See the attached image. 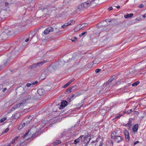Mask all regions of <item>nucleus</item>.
I'll return each mask as SVG.
<instances>
[{"label":"nucleus","mask_w":146,"mask_h":146,"mask_svg":"<svg viewBox=\"0 0 146 146\" xmlns=\"http://www.w3.org/2000/svg\"><path fill=\"white\" fill-rule=\"evenodd\" d=\"M63 61H59L58 62V64H56V65L53 66V68L55 69H56L58 68L59 67L58 66L59 65L60 66L63 65L64 64V63H67L71 61L72 60V58H70L69 56H64L63 57Z\"/></svg>","instance_id":"nucleus-1"},{"label":"nucleus","mask_w":146,"mask_h":146,"mask_svg":"<svg viewBox=\"0 0 146 146\" xmlns=\"http://www.w3.org/2000/svg\"><path fill=\"white\" fill-rule=\"evenodd\" d=\"M32 119V117L30 116L28 118H26L24 119L21 123L20 124L19 126L18 127V129H20L24 127L27 125Z\"/></svg>","instance_id":"nucleus-2"},{"label":"nucleus","mask_w":146,"mask_h":146,"mask_svg":"<svg viewBox=\"0 0 146 146\" xmlns=\"http://www.w3.org/2000/svg\"><path fill=\"white\" fill-rule=\"evenodd\" d=\"M53 28L52 27H49L46 29L44 31V33L46 35H48L50 33L53 31Z\"/></svg>","instance_id":"nucleus-3"},{"label":"nucleus","mask_w":146,"mask_h":146,"mask_svg":"<svg viewBox=\"0 0 146 146\" xmlns=\"http://www.w3.org/2000/svg\"><path fill=\"white\" fill-rule=\"evenodd\" d=\"M26 101L25 100L23 101L22 102H21L20 103L16 105H15L14 107L12 108L11 110L12 111L13 110L17 109L18 108H19L21 106H23L25 104Z\"/></svg>","instance_id":"nucleus-4"},{"label":"nucleus","mask_w":146,"mask_h":146,"mask_svg":"<svg viewBox=\"0 0 146 146\" xmlns=\"http://www.w3.org/2000/svg\"><path fill=\"white\" fill-rule=\"evenodd\" d=\"M114 139L116 142H117V143H119L122 141L123 140V138L121 136H117L115 137Z\"/></svg>","instance_id":"nucleus-5"},{"label":"nucleus","mask_w":146,"mask_h":146,"mask_svg":"<svg viewBox=\"0 0 146 146\" xmlns=\"http://www.w3.org/2000/svg\"><path fill=\"white\" fill-rule=\"evenodd\" d=\"M124 133L125 136V139L127 141H128L129 140V133L128 131L126 130H125L124 131Z\"/></svg>","instance_id":"nucleus-6"},{"label":"nucleus","mask_w":146,"mask_h":146,"mask_svg":"<svg viewBox=\"0 0 146 146\" xmlns=\"http://www.w3.org/2000/svg\"><path fill=\"white\" fill-rule=\"evenodd\" d=\"M37 93L40 96H42L45 93V91L43 89H39L38 90Z\"/></svg>","instance_id":"nucleus-7"},{"label":"nucleus","mask_w":146,"mask_h":146,"mask_svg":"<svg viewBox=\"0 0 146 146\" xmlns=\"http://www.w3.org/2000/svg\"><path fill=\"white\" fill-rule=\"evenodd\" d=\"M83 25V24L82 25H77L74 29V30L75 32L77 31H79L80 30L82 29V28L84 27V26L82 27V26Z\"/></svg>","instance_id":"nucleus-8"},{"label":"nucleus","mask_w":146,"mask_h":146,"mask_svg":"<svg viewBox=\"0 0 146 146\" xmlns=\"http://www.w3.org/2000/svg\"><path fill=\"white\" fill-rule=\"evenodd\" d=\"M84 9L83 6L82 4L79 5L77 7V10L78 11H81Z\"/></svg>","instance_id":"nucleus-9"},{"label":"nucleus","mask_w":146,"mask_h":146,"mask_svg":"<svg viewBox=\"0 0 146 146\" xmlns=\"http://www.w3.org/2000/svg\"><path fill=\"white\" fill-rule=\"evenodd\" d=\"M47 61L46 60H43L41 62H39L36 63L37 66H42Z\"/></svg>","instance_id":"nucleus-10"},{"label":"nucleus","mask_w":146,"mask_h":146,"mask_svg":"<svg viewBox=\"0 0 146 146\" xmlns=\"http://www.w3.org/2000/svg\"><path fill=\"white\" fill-rule=\"evenodd\" d=\"M115 77V76H114ZM114 77L113 76H112L109 80L106 83V85L109 84L110 83H111L113 80H114Z\"/></svg>","instance_id":"nucleus-11"},{"label":"nucleus","mask_w":146,"mask_h":146,"mask_svg":"<svg viewBox=\"0 0 146 146\" xmlns=\"http://www.w3.org/2000/svg\"><path fill=\"white\" fill-rule=\"evenodd\" d=\"M67 102L66 101H63L61 103V104L60 105V107H64L67 106Z\"/></svg>","instance_id":"nucleus-12"},{"label":"nucleus","mask_w":146,"mask_h":146,"mask_svg":"<svg viewBox=\"0 0 146 146\" xmlns=\"http://www.w3.org/2000/svg\"><path fill=\"white\" fill-rule=\"evenodd\" d=\"M7 57L6 56H4L2 58V60L3 61L4 63H6L7 62Z\"/></svg>","instance_id":"nucleus-13"},{"label":"nucleus","mask_w":146,"mask_h":146,"mask_svg":"<svg viewBox=\"0 0 146 146\" xmlns=\"http://www.w3.org/2000/svg\"><path fill=\"white\" fill-rule=\"evenodd\" d=\"M138 125H135L133 127V132H136L137 131L138 129Z\"/></svg>","instance_id":"nucleus-14"},{"label":"nucleus","mask_w":146,"mask_h":146,"mask_svg":"<svg viewBox=\"0 0 146 146\" xmlns=\"http://www.w3.org/2000/svg\"><path fill=\"white\" fill-rule=\"evenodd\" d=\"M100 24L101 25L100 26V27L102 26L103 27L108 25L107 24V22L106 21H104L101 22Z\"/></svg>","instance_id":"nucleus-15"},{"label":"nucleus","mask_w":146,"mask_h":146,"mask_svg":"<svg viewBox=\"0 0 146 146\" xmlns=\"http://www.w3.org/2000/svg\"><path fill=\"white\" fill-rule=\"evenodd\" d=\"M133 15V13H130L129 14L125 15H124V17L126 18H128L130 17H132Z\"/></svg>","instance_id":"nucleus-16"},{"label":"nucleus","mask_w":146,"mask_h":146,"mask_svg":"<svg viewBox=\"0 0 146 146\" xmlns=\"http://www.w3.org/2000/svg\"><path fill=\"white\" fill-rule=\"evenodd\" d=\"M71 25L70 23H66L64 24L62 27V28L63 29H65L66 28V27L68 26L69 25Z\"/></svg>","instance_id":"nucleus-17"},{"label":"nucleus","mask_w":146,"mask_h":146,"mask_svg":"<svg viewBox=\"0 0 146 146\" xmlns=\"http://www.w3.org/2000/svg\"><path fill=\"white\" fill-rule=\"evenodd\" d=\"M114 133L116 134L117 132H116L114 131L111 134V137L112 139H114L115 137L117 136V135H114Z\"/></svg>","instance_id":"nucleus-18"},{"label":"nucleus","mask_w":146,"mask_h":146,"mask_svg":"<svg viewBox=\"0 0 146 146\" xmlns=\"http://www.w3.org/2000/svg\"><path fill=\"white\" fill-rule=\"evenodd\" d=\"M37 65L36 63H35L32 65H31L29 66V68H36L37 67Z\"/></svg>","instance_id":"nucleus-19"},{"label":"nucleus","mask_w":146,"mask_h":146,"mask_svg":"<svg viewBox=\"0 0 146 146\" xmlns=\"http://www.w3.org/2000/svg\"><path fill=\"white\" fill-rule=\"evenodd\" d=\"M100 113L103 115H104L106 113V111L104 110H102L100 111Z\"/></svg>","instance_id":"nucleus-20"},{"label":"nucleus","mask_w":146,"mask_h":146,"mask_svg":"<svg viewBox=\"0 0 146 146\" xmlns=\"http://www.w3.org/2000/svg\"><path fill=\"white\" fill-rule=\"evenodd\" d=\"M19 138V137H15L12 140L11 143L13 144L15 142V141L17 140Z\"/></svg>","instance_id":"nucleus-21"},{"label":"nucleus","mask_w":146,"mask_h":146,"mask_svg":"<svg viewBox=\"0 0 146 146\" xmlns=\"http://www.w3.org/2000/svg\"><path fill=\"white\" fill-rule=\"evenodd\" d=\"M38 38L36 37H33L32 39V41L34 42H36Z\"/></svg>","instance_id":"nucleus-22"},{"label":"nucleus","mask_w":146,"mask_h":146,"mask_svg":"<svg viewBox=\"0 0 146 146\" xmlns=\"http://www.w3.org/2000/svg\"><path fill=\"white\" fill-rule=\"evenodd\" d=\"M20 115V114L18 113H16L14 115V118L15 119H17Z\"/></svg>","instance_id":"nucleus-23"},{"label":"nucleus","mask_w":146,"mask_h":146,"mask_svg":"<svg viewBox=\"0 0 146 146\" xmlns=\"http://www.w3.org/2000/svg\"><path fill=\"white\" fill-rule=\"evenodd\" d=\"M46 78V75L44 74H42L40 76V78L41 79H44Z\"/></svg>","instance_id":"nucleus-24"},{"label":"nucleus","mask_w":146,"mask_h":146,"mask_svg":"<svg viewBox=\"0 0 146 146\" xmlns=\"http://www.w3.org/2000/svg\"><path fill=\"white\" fill-rule=\"evenodd\" d=\"M139 83V81H137L134 82L132 84V86H136Z\"/></svg>","instance_id":"nucleus-25"},{"label":"nucleus","mask_w":146,"mask_h":146,"mask_svg":"<svg viewBox=\"0 0 146 146\" xmlns=\"http://www.w3.org/2000/svg\"><path fill=\"white\" fill-rule=\"evenodd\" d=\"M72 91V88H69L66 90V92L67 94H69Z\"/></svg>","instance_id":"nucleus-26"},{"label":"nucleus","mask_w":146,"mask_h":146,"mask_svg":"<svg viewBox=\"0 0 146 146\" xmlns=\"http://www.w3.org/2000/svg\"><path fill=\"white\" fill-rule=\"evenodd\" d=\"M80 138V140H81V141L83 142L84 141L86 138V137L83 135L81 136Z\"/></svg>","instance_id":"nucleus-27"},{"label":"nucleus","mask_w":146,"mask_h":146,"mask_svg":"<svg viewBox=\"0 0 146 146\" xmlns=\"http://www.w3.org/2000/svg\"><path fill=\"white\" fill-rule=\"evenodd\" d=\"M80 140V138H79L76 139L74 141V143L75 144H76L77 143H79Z\"/></svg>","instance_id":"nucleus-28"},{"label":"nucleus","mask_w":146,"mask_h":146,"mask_svg":"<svg viewBox=\"0 0 146 146\" xmlns=\"http://www.w3.org/2000/svg\"><path fill=\"white\" fill-rule=\"evenodd\" d=\"M61 142V141L60 140H58L57 141H56L54 143V145H58V144L60 143Z\"/></svg>","instance_id":"nucleus-29"},{"label":"nucleus","mask_w":146,"mask_h":146,"mask_svg":"<svg viewBox=\"0 0 146 146\" xmlns=\"http://www.w3.org/2000/svg\"><path fill=\"white\" fill-rule=\"evenodd\" d=\"M30 131V130H29L27 132H26L25 134L23 136V137L24 138V139H27L28 138H26L25 137H26V136H28V134L29 132V131Z\"/></svg>","instance_id":"nucleus-30"},{"label":"nucleus","mask_w":146,"mask_h":146,"mask_svg":"<svg viewBox=\"0 0 146 146\" xmlns=\"http://www.w3.org/2000/svg\"><path fill=\"white\" fill-rule=\"evenodd\" d=\"M77 39V38L76 37H74L72 38L71 39V40L73 42H75Z\"/></svg>","instance_id":"nucleus-31"},{"label":"nucleus","mask_w":146,"mask_h":146,"mask_svg":"<svg viewBox=\"0 0 146 146\" xmlns=\"http://www.w3.org/2000/svg\"><path fill=\"white\" fill-rule=\"evenodd\" d=\"M75 80V79L74 78L72 79L71 80H70L69 82H68L67 84H68V85H69L72 82H74Z\"/></svg>","instance_id":"nucleus-32"},{"label":"nucleus","mask_w":146,"mask_h":146,"mask_svg":"<svg viewBox=\"0 0 146 146\" xmlns=\"http://www.w3.org/2000/svg\"><path fill=\"white\" fill-rule=\"evenodd\" d=\"M75 80V79L74 78L72 79L71 80H70L69 82H68L67 84H68V85H69L72 82H74Z\"/></svg>","instance_id":"nucleus-33"},{"label":"nucleus","mask_w":146,"mask_h":146,"mask_svg":"<svg viewBox=\"0 0 146 146\" xmlns=\"http://www.w3.org/2000/svg\"><path fill=\"white\" fill-rule=\"evenodd\" d=\"M7 119V118L6 117H5L2 118L0 120V123H2L5 120Z\"/></svg>","instance_id":"nucleus-34"},{"label":"nucleus","mask_w":146,"mask_h":146,"mask_svg":"<svg viewBox=\"0 0 146 146\" xmlns=\"http://www.w3.org/2000/svg\"><path fill=\"white\" fill-rule=\"evenodd\" d=\"M78 94H72V96L70 97V98L72 99L74 97L75 98L76 97L78 96Z\"/></svg>","instance_id":"nucleus-35"},{"label":"nucleus","mask_w":146,"mask_h":146,"mask_svg":"<svg viewBox=\"0 0 146 146\" xmlns=\"http://www.w3.org/2000/svg\"><path fill=\"white\" fill-rule=\"evenodd\" d=\"M141 64L144 67L146 65V61H143L141 62Z\"/></svg>","instance_id":"nucleus-36"},{"label":"nucleus","mask_w":146,"mask_h":146,"mask_svg":"<svg viewBox=\"0 0 146 146\" xmlns=\"http://www.w3.org/2000/svg\"><path fill=\"white\" fill-rule=\"evenodd\" d=\"M9 130V129L8 128H6L4 131H3L2 132V134H3L5 133H7L8 131Z\"/></svg>","instance_id":"nucleus-37"},{"label":"nucleus","mask_w":146,"mask_h":146,"mask_svg":"<svg viewBox=\"0 0 146 146\" xmlns=\"http://www.w3.org/2000/svg\"><path fill=\"white\" fill-rule=\"evenodd\" d=\"M87 33V32L85 31L82 33V34L80 35V37L82 36Z\"/></svg>","instance_id":"nucleus-38"},{"label":"nucleus","mask_w":146,"mask_h":146,"mask_svg":"<svg viewBox=\"0 0 146 146\" xmlns=\"http://www.w3.org/2000/svg\"><path fill=\"white\" fill-rule=\"evenodd\" d=\"M97 60V59H96L93 61V62L94 63V64H98L99 63V61H98V62L96 61Z\"/></svg>","instance_id":"nucleus-39"},{"label":"nucleus","mask_w":146,"mask_h":146,"mask_svg":"<svg viewBox=\"0 0 146 146\" xmlns=\"http://www.w3.org/2000/svg\"><path fill=\"white\" fill-rule=\"evenodd\" d=\"M101 70L100 69H97L95 70V72L96 73H98L100 72L101 71Z\"/></svg>","instance_id":"nucleus-40"},{"label":"nucleus","mask_w":146,"mask_h":146,"mask_svg":"<svg viewBox=\"0 0 146 146\" xmlns=\"http://www.w3.org/2000/svg\"><path fill=\"white\" fill-rule=\"evenodd\" d=\"M144 6L143 4H141L139 5L138 6V7L139 8H142Z\"/></svg>","instance_id":"nucleus-41"},{"label":"nucleus","mask_w":146,"mask_h":146,"mask_svg":"<svg viewBox=\"0 0 146 146\" xmlns=\"http://www.w3.org/2000/svg\"><path fill=\"white\" fill-rule=\"evenodd\" d=\"M32 85V83H27V87H29L31 85Z\"/></svg>","instance_id":"nucleus-42"},{"label":"nucleus","mask_w":146,"mask_h":146,"mask_svg":"<svg viewBox=\"0 0 146 146\" xmlns=\"http://www.w3.org/2000/svg\"><path fill=\"white\" fill-rule=\"evenodd\" d=\"M38 83V82L37 81H36L35 82H33L32 83V85H35L36 84H37Z\"/></svg>","instance_id":"nucleus-43"},{"label":"nucleus","mask_w":146,"mask_h":146,"mask_svg":"<svg viewBox=\"0 0 146 146\" xmlns=\"http://www.w3.org/2000/svg\"><path fill=\"white\" fill-rule=\"evenodd\" d=\"M129 111H130L131 112L132 111V112L133 111H132L131 109L130 110H129ZM133 112H135L136 113V114H137L139 113L137 111H134Z\"/></svg>","instance_id":"nucleus-44"},{"label":"nucleus","mask_w":146,"mask_h":146,"mask_svg":"<svg viewBox=\"0 0 146 146\" xmlns=\"http://www.w3.org/2000/svg\"><path fill=\"white\" fill-rule=\"evenodd\" d=\"M27 98L26 99V100H27L29 99H30L31 98V96H27Z\"/></svg>","instance_id":"nucleus-45"},{"label":"nucleus","mask_w":146,"mask_h":146,"mask_svg":"<svg viewBox=\"0 0 146 146\" xmlns=\"http://www.w3.org/2000/svg\"><path fill=\"white\" fill-rule=\"evenodd\" d=\"M113 9V8L112 7H110L108 9V10L109 11H111Z\"/></svg>","instance_id":"nucleus-46"},{"label":"nucleus","mask_w":146,"mask_h":146,"mask_svg":"<svg viewBox=\"0 0 146 146\" xmlns=\"http://www.w3.org/2000/svg\"><path fill=\"white\" fill-rule=\"evenodd\" d=\"M68 86V84H67V83L64 86L63 88L66 87H67Z\"/></svg>","instance_id":"nucleus-47"},{"label":"nucleus","mask_w":146,"mask_h":146,"mask_svg":"<svg viewBox=\"0 0 146 146\" xmlns=\"http://www.w3.org/2000/svg\"><path fill=\"white\" fill-rule=\"evenodd\" d=\"M7 90V88H4L2 90L3 92H4Z\"/></svg>","instance_id":"nucleus-48"},{"label":"nucleus","mask_w":146,"mask_h":146,"mask_svg":"<svg viewBox=\"0 0 146 146\" xmlns=\"http://www.w3.org/2000/svg\"><path fill=\"white\" fill-rule=\"evenodd\" d=\"M131 121H129L128 123V125L129 126H130L131 125Z\"/></svg>","instance_id":"nucleus-49"},{"label":"nucleus","mask_w":146,"mask_h":146,"mask_svg":"<svg viewBox=\"0 0 146 146\" xmlns=\"http://www.w3.org/2000/svg\"><path fill=\"white\" fill-rule=\"evenodd\" d=\"M29 40V38H27L25 40V42H28Z\"/></svg>","instance_id":"nucleus-50"},{"label":"nucleus","mask_w":146,"mask_h":146,"mask_svg":"<svg viewBox=\"0 0 146 146\" xmlns=\"http://www.w3.org/2000/svg\"><path fill=\"white\" fill-rule=\"evenodd\" d=\"M139 143V141H136V142H135L134 143V145H136V144L137 143Z\"/></svg>","instance_id":"nucleus-51"},{"label":"nucleus","mask_w":146,"mask_h":146,"mask_svg":"<svg viewBox=\"0 0 146 146\" xmlns=\"http://www.w3.org/2000/svg\"><path fill=\"white\" fill-rule=\"evenodd\" d=\"M4 146H11L10 144H7L6 145H4Z\"/></svg>","instance_id":"nucleus-52"},{"label":"nucleus","mask_w":146,"mask_h":146,"mask_svg":"<svg viewBox=\"0 0 146 146\" xmlns=\"http://www.w3.org/2000/svg\"><path fill=\"white\" fill-rule=\"evenodd\" d=\"M9 3L7 2L5 3V6H8V5Z\"/></svg>","instance_id":"nucleus-53"},{"label":"nucleus","mask_w":146,"mask_h":146,"mask_svg":"<svg viewBox=\"0 0 146 146\" xmlns=\"http://www.w3.org/2000/svg\"><path fill=\"white\" fill-rule=\"evenodd\" d=\"M146 15V14L143 15L142 16L143 17V18H145L146 17V16H145Z\"/></svg>","instance_id":"nucleus-54"},{"label":"nucleus","mask_w":146,"mask_h":146,"mask_svg":"<svg viewBox=\"0 0 146 146\" xmlns=\"http://www.w3.org/2000/svg\"><path fill=\"white\" fill-rule=\"evenodd\" d=\"M23 144V143H21V144H20V146H25L24 144H23V145H22V144Z\"/></svg>","instance_id":"nucleus-55"},{"label":"nucleus","mask_w":146,"mask_h":146,"mask_svg":"<svg viewBox=\"0 0 146 146\" xmlns=\"http://www.w3.org/2000/svg\"><path fill=\"white\" fill-rule=\"evenodd\" d=\"M3 86L2 84H0V87H1V88L3 87Z\"/></svg>","instance_id":"nucleus-56"},{"label":"nucleus","mask_w":146,"mask_h":146,"mask_svg":"<svg viewBox=\"0 0 146 146\" xmlns=\"http://www.w3.org/2000/svg\"><path fill=\"white\" fill-rule=\"evenodd\" d=\"M116 7L118 9H119L120 7V6L119 5H118L117 6H116Z\"/></svg>","instance_id":"nucleus-57"},{"label":"nucleus","mask_w":146,"mask_h":146,"mask_svg":"<svg viewBox=\"0 0 146 146\" xmlns=\"http://www.w3.org/2000/svg\"><path fill=\"white\" fill-rule=\"evenodd\" d=\"M103 144L102 143H101L100 145V146H102Z\"/></svg>","instance_id":"nucleus-58"},{"label":"nucleus","mask_w":146,"mask_h":146,"mask_svg":"<svg viewBox=\"0 0 146 146\" xmlns=\"http://www.w3.org/2000/svg\"><path fill=\"white\" fill-rule=\"evenodd\" d=\"M120 116V115H119V116L118 115L117 117H115V118H118Z\"/></svg>","instance_id":"nucleus-59"},{"label":"nucleus","mask_w":146,"mask_h":146,"mask_svg":"<svg viewBox=\"0 0 146 146\" xmlns=\"http://www.w3.org/2000/svg\"><path fill=\"white\" fill-rule=\"evenodd\" d=\"M59 31V30H58V31H57L56 32V33H58Z\"/></svg>","instance_id":"nucleus-60"},{"label":"nucleus","mask_w":146,"mask_h":146,"mask_svg":"<svg viewBox=\"0 0 146 146\" xmlns=\"http://www.w3.org/2000/svg\"><path fill=\"white\" fill-rule=\"evenodd\" d=\"M47 11V9H45L44 10V11Z\"/></svg>","instance_id":"nucleus-61"},{"label":"nucleus","mask_w":146,"mask_h":146,"mask_svg":"<svg viewBox=\"0 0 146 146\" xmlns=\"http://www.w3.org/2000/svg\"><path fill=\"white\" fill-rule=\"evenodd\" d=\"M117 133L116 134H115V133H114V135H117Z\"/></svg>","instance_id":"nucleus-62"},{"label":"nucleus","mask_w":146,"mask_h":146,"mask_svg":"<svg viewBox=\"0 0 146 146\" xmlns=\"http://www.w3.org/2000/svg\"><path fill=\"white\" fill-rule=\"evenodd\" d=\"M128 113V114H129V112L128 113Z\"/></svg>","instance_id":"nucleus-63"}]
</instances>
